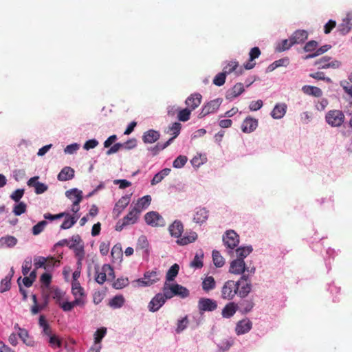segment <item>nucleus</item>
<instances>
[{"mask_svg":"<svg viewBox=\"0 0 352 352\" xmlns=\"http://www.w3.org/2000/svg\"><path fill=\"white\" fill-rule=\"evenodd\" d=\"M256 272L254 266L247 267L244 261L234 259L230 265L229 272L235 275H243L244 274L253 275Z\"/></svg>","mask_w":352,"mask_h":352,"instance_id":"f257e3e1","label":"nucleus"},{"mask_svg":"<svg viewBox=\"0 0 352 352\" xmlns=\"http://www.w3.org/2000/svg\"><path fill=\"white\" fill-rule=\"evenodd\" d=\"M250 276V274H244L236 281L239 287L238 296L240 298H245L252 291Z\"/></svg>","mask_w":352,"mask_h":352,"instance_id":"f03ea898","label":"nucleus"},{"mask_svg":"<svg viewBox=\"0 0 352 352\" xmlns=\"http://www.w3.org/2000/svg\"><path fill=\"white\" fill-rule=\"evenodd\" d=\"M345 120L344 113L340 110H330L325 116V120L328 124L333 127L340 126Z\"/></svg>","mask_w":352,"mask_h":352,"instance_id":"7ed1b4c3","label":"nucleus"},{"mask_svg":"<svg viewBox=\"0 0 352 352\" xmlns=\"http://www.w3.org/2000/svg\"><path fill=\"white\" fill-rule=\"evenodd\" d=\"M239 287L236 281L227 280L221 288V298L224 300H232L238 294Z\"/></svg>","mask_w":352,"mask_h":352,"instance_id":"20e7f679","label":"nucleus"},{"mask_svg":"<svg viewBox=\"0 0 352 352\" xmlns=\"http://www.w3.org/2000/svg\"><path fill=\"white\" fill-rule=\"evenodd\" d=\"M160 273L156 270H153L151 272H146L144 274L143 278H139L135 282L137 283L138 286L146 287L154 284L160 280Z\"/></svg>","mask_w":352,"mask_h":352,"instance_id":"39448f33","label":"nucleus"},{"mask_svg":"<svg viewBox=\"0 0 352 352\" xmlns=\"http://www.w3.org/2000/svg\"><path fill=\"white\" fill-rule=\"evenodd\" d=\"M146 223L153 227H162L165 225L164 218L157 212L151 211L144 215Z\"/></svg>","mask_w":352,"mask_h":352,"instance_id":"423d86ee","label":"nucleus"},{"mask_svg":"<svg viewBox=\"0 0 352 352\" xmlns=\"http://www.w3.org/2000/svg\"><path fill=\"white\" fill-rule=\"evenodd\" d=\"M223 241L228 248L233 250L239 243V236L233 230H230L223 236Z\"/></svg>","mask_w":352,"mask_h":352,"instance_id":"0eeeda50","label":"nucleus"},{"mask_svg":"<svg viewBox=\"0 0 352 352\" xmlns=\"http://www.w3.org/2000/svg\"><path fill=\"white\" fill-rule=\"evenodd\" d=\"M221 99L217 98L208 102L205 104L199 114V118H201L210 113L215 112L220 107L221 104Z\"/></svg>","mask_w":352,"mask_h":352,"instance_id":"6e6552de","label":"nucleus"},{"mask_svg":"<svg viewBox=\"0 0 352 352\" xmlns=\"http://www.w3.org/2000/svg\"><path fill=\"white\" fill-rule=\"evenodd\" d=\"M198 307L201 311H212L217 309V304L212 299L202 298L198 302Z\"/></svg>","mask_w":352,"mask_h":352,"instance_id":"1a4fd4ad","label":"nucleus"},{"mask_svg":"<svg viewBox=\"0 0 352 352\" xmlns=\"http://www.w3.org/2000/svg\"><path fill=\"white\" fill-rule=\"evenodd\" d=\"M131 200V195L122 196L116 204L113 210V214L116 217L122 213L124 208L129 205Z\"/></svg>","mask_w":352,"mask_h":352,"instance_id":"9d476101","label":"nucleus"},{"mask_svg":"<svg viewBox=\"0 0 352 352\" xmlns=\"http://www.w3.org/2000/svg\"><path fill=\"white\" fill-rule=\"evenodd\" d=\"M166 302V298L162 293L157 294L150 301L148 309L151 311H157Z\"/></svg>","mask_w":352,"mask_h":352,"instance_id":"9b49d317","label":"nucleus"},{"mask_svg":"<svg viewBox=\"0 0 352 352\" xmlns=\"http://www.w3.org/2000/svg\"><path fill=\"white\" fill-rule=\"evenodd\" d=\"M245 91L243 83L238 82L235 84L231 89H228L226 94V98L229 100H232L235 98L240 96Z\"/></svg>","mask_w":352,"mask_h":352,"instance_id":"f8f14e48","label":"nucleus"},{"mask_svg":"<svg viewBox=\"0 0 352 352\" xmlns=\"http://www.w3.org/2000/svg\"><path fill=\"white\" fill-rule=\"evenodd\" d=\"M201 99L202 96L200 94L194 93L186 98L185 103L187 108L192 111L200 105Z\"/></svg>","mask_w":352,"mask_h":352,"instance_id":"ddd939ff","label":"nucleus"},{"mask_svg":"<svg viewBox=\"0 0 352 352\" xmlns=\"http://www.w3.org/2000/svg\"><path fill=\"white\" fill-rule=\"evenodd\" d=\"M252 327V323L249 319H243L237 322L235 331L237 335H242L250 331Z\"/></svg>","mask_w":352,"mask_h":352,"instance_id":"4468645a","label":"nucleus"},{"mask_svg":"<svg viewBox=\"0 0 352 352\" xmlns=\"http://www.w3.org/2000/svg\"><path fill=\"white\" fill-rule=\"evenodd\" d=\"M160 138L159 131L150 129L144 133L142 135V141L145 144H152L157 141Z\"/></svg>","mask_w":352,"mask_h":352,"instance_id":"2eb2a0df","label":"nucleus"},{"mask_svg":"<svg viewBox=\"0 0 352 352\" xmlns=\"http://www.w3.org/2000/svg\"><path fill=\"white\" fill-rule=\"evenodd\" d=\"M261 52L258 47H252L250 50L249 53V61L244 64V67L245 69H252L255 67V63H253V60L257 58H258L261 55Z\"/></svg>","mask_w":352,"mask_h":352,"instance_id":"dca6fc26","label":"nucleus"},{"mask_svg":"<svg viewBox=\"0 0 352 352\" xmlns=\"http://www.w3.org/2000/svg\"><path fill=\"white\" fill-rule=\"evenodd\" d=\"M258 126L257 120L251 117L246 118L242 123L241 129L244 133H251L256 129Z\"/></svg>","mask_w":352,"mask_h":352,"instance_id":"f3484780","label":"nucleus"},{"mask_svg":"<svg viewBox=\"0 0 352 352\" xmlns=\"http://www.w3.org/2000/svg\"><path fill=\"white\" fill-rule=\"evenodd\" d=\"M140 214V211L133 207L122 219L124 221V224H127L128 226L135 224L138 221Z\"/></svg>","mask_w":352,"mask_h":352,"instance_id":"a211bd4d","label":"nucleus"},{"mask_svg":"<svg viewBox=\"0 0 352 352\" xmlns=\"http://www.w3.org/2000/svg\"><path fill=\"white\" fill-rule=\"evenodd\" d=\"M308 33L305 30H298L294 32L290 36L292 44H299L307 39Z\"/></svg>","mask_w":352,"mask_h":352,"instance_id":"6ab92c4d","label":"nucleus"},{"mask_svg":"<svg viewBox=\"0 0 352 352\" xmlns=\"http://www.w3.org/2000/svg\"><path fill=\"white\" fill-rule=\"evenodd\" d=\"M168 230L172 236L179 238L184 232V226L180 221L176 220L169 226Z\"/></svg>","mask_w":352,"mask_h":352,"instance_id":"aec40b11","label":"nucleus"},{"mask_svg":"<svg viewBox=\"0 0 352 352\" xmlns=\"http://www.w3.org/2000/svg\"><path fill=\"white\" fill-rule=\"evenodd\" d=\"M208 218V210L205 208H197L193 221L197 223H203Z\"/></svg>","mask_w":352,"mask_h":352,"instance_id":"412c9836","label":"nucleus"},{"mask_svg":"<svg viewBox=\"0 0 352 352\" xmlns=\"http://www.w3.org/2000/svg\"><path fill=\"white\" fill-rule=\"evenodd\" d=\"M239 306L234 302H230L226 305V306L222 309V316L225 318H230L234 315L236 312Z\"/></svg>","mask_w":352,"mask_h":352,"instance_id":"4be33fe9","label":"nucleus"},{"mask_svg":"<svg viewBox=\"0 0 352 352\" xmlns=\"http://www.w3.org/2000/svg\"><path fill=\"white\" fill-rule=\"evenodd\" d=\"M149 243L147 240V238L144 235H141L137 242V245L135 249L137 251L140 250L142 251V253L146 254V256L149 254Z\"/></svg>","mask_w":352,"mask_h":352,"instance_id":"5701e85b","label":"nucleus"},{"mask_svg":"<svg viewBox=\"0 0 352 352\" xmlns=\"http://www.w3.org/2000/svg\"><path fill=\"white\" fill-rule=\"evenodd\" d=\"M287 105L285 103L276 104L271 112V116L274 119H280L286 113Z\"/></svg>","mask_w":352,"mask_h":352,"instance_id":"b1692460","label":"nucleus"},{"mask_svg":"<svg viewBox=\"0 0 352 352\" xmlns=\"http://www.w3.org/2000/svg\"><path fill=\"white\" fill-rule=\"evenodd\" d=\"M74 177V170L69 166L64 167L58 175L59 181H67L73 179Z\"/></svg>","mask_w":352,"mask_h":352,"instance_id":"393cba45","label":"nucleus"},{"mask_svg":"<svg viewBox=\"0 0 352 352\" xmlns=\"http://www.w3.org/2000/svg\"><path fill=\"white\" fill-rule=\"evenodd\" d=\"M69 194H76L75 197L76 200L74 201L72 206V211L74 213H76L79 211L80 207L79 204L82 200V192L81 190H78L77 188H73L72 189L71 192H69Z\"/></svg>","mask_w":352,"mask_h":352,"instance_id":"a878e982","label":"nucleus"},{"mask_svg":"<svg viewBox=\"0 0 352 352\" xmlns=\"http://www.w3.org/2000/svg\"><path fill=\"white\" fill-rule=\"evenodd\" d=\"M83 304V300L81 298L76 297L72 302H60L59 306L63 309L64 311H70L75 306L81 305Z\"/></svg>","mask_w":352,"mask_h":352,"instance_id":"bb28decb","label":"nucleus"},{"mask_svg":"<svg viewBox=\"0 0 352 352\" xmlns=\"http://www.w3.org/2000/svg\"><path fill=\"white\" fill-rule=\"evenodd\" d=\"M151 197L150 195H145L141 198H140L135 206H134V208L136 209V210H138L140 211V212L141 213V212L147 208L149 205L151 204Z\"/></svg>","mask_w":352,"mask_h":352,"instance_id":"cd10ccee","label":"nucleus"},{"mask_svg":"<svg viewBox=\"0 0 352 352\" xmlns=\"http://www.w3.org/2000/svg\"><path fill=\"white\" fill-rule=\"evenodd\" d=\"M197 239V234L195 232H190L188 234H186L182 237H179L177 239V243L180 245H186L188 243H192L196 241Z\"/></svg>","mask_w":352,"mask_h":352,"instance_id":"c85d7f7f","label":"nucleus"},{"mask_svg":"<svg viewBox=\"0 0 352 352\" xmlns=\"http://www.w3.org/2000/svg\"><path fill=\"white\" fill-rule=\"evenodd\" d=\"M254 305L255 304L252 298L243 300L239 303L240 311L243 314H246L252 311Z\"/></svg>","mask_w":352,"mask_h":352,"instance_id":"c756f323","label":"nucleus"},{"mask_svg":"<svg viewBox=\"0 0 352 352\" xmlns=\"http://www.w3.org/2000/svg\"><path fill=\"white\" fill-rule=\"evenodd\" d=\"M302 91L304 94L314 97H320L322 95V90L315 86L305 85L302 87Z\"/></svg>","mask_w":352,"mask_h":352,"instance_id":"7c9ffc66","label":"nucleus"},{"mask_svg":"<svg viewBox=\"0 0 352 352\" xmlns=\"http://www.w3.org/2000/svg\"><path fill=\"white\" fill-rule=\"evenodd\" d=\"M174 296H179L182 298H186L190 293L187 288L179 284H172Z\"/></svg>","mask_w":352,"mask_h":352,"instance_id":"2f4dec72","label":"nucleus"},{"mask_svg":"<svg viewBox=\"0 0 352 352\" xmlns=\"http://www.w3.org/2000/svg\"><path fill=\"white\" fill-rule=\"evenodd\" d=\"M14 274V270L12 267L10 270V274L6 276L1 281L0 285V292L3 293L5 292L8 291L11 287V279Z\"/></svg>","mask_w":352,"mask_h":352,"instance_id":"473e14b6","label":"nucleus"},{"mask_svg":"<svg viewBox=\"0 0 352 352\" xmlns=\"http://www.w3.org/2000/svg\"><path fill=\"white\" fill-rule=\"evenodd\" d=\"M181 129L182 124L179 122H174L171 126H168L167 130L165 131L166 133H169L173 135L172 138L169 139L171 140V142L179 135Z\"/></svg>","mask_w":352,"mask_h":352,"instance_id":"72a5a7b5","label":"nucleus"},{"mask_svg":"<svg viewBox=\"0 0 352 352\" xmlns=\"http://www.w3.org/2000/svg\"><path fill=\"white\" fill-rule=\"evenodd\" d=\"M330 59L331 57L329 56H323L316 63V65H319L321 67V68L338 67L339 63L338 61L329 63Z\"/></svg>","mask_w":352,"mask_h":352,"instance_id":"f704fd0d","label":"nucleus"},{"mask_svg":"<svg viewBox=\"0 0 352 352\" xmlns=\"http://www.w3.org/2000/svg\"><path fill=\"white\" fill-rule=\"evenodd\" d=\"M289 64V58L285 57V58H280L279 60H277L273 62L272 64H270L267 67V71L272 72L278 67H287Z\"/></svg>","mask_w":352,"mask_h":352,"instance_id":"c9c22d12","label":"nucleus"},{"mask_svg":"<svg viewBox=\"0 0 352 352\" xmlns=\"http://www.w3.org/2000/svg\"><path fill=\"white\" fill-rule=\"evenodd\" d=\"M64 221L60 226V228L63 230H66L72 228L76 222L77 218L74 216H72L69 213L65 212V215Z\"/></svg>","mask_w":352,"mask_h":352,"instance_id":"e433bc0d","label":"nucleus"},{"mask_svg":"<svg viewBox=\"0 0 352 352\" xmlns=\"http://www.w3.org/2000/svg\"><path fill=\"white\" fill-rule=\"evenodd\" d=\"M72 293L76 297L81 298L85 296L84 289L80 286L79 281H72Z\"/></svg>","mask_w":352,"mask_h":352,"instance_id":"4c0bfd02","label":"nucleus"},{"mask_svg":"<svg viewBox=\"0 0 352 352\" xmlns=\"http://www.w3.org/2000/svg\"><path fill=\"white\" fill-rule=\"evenodd\" d=\"M216 287V282L214 278L210 276L206 277L202 282V289L206 292L214 289Z\"/></svg>","mask_w":352,"mask_h":352,"instance_id":"58836bf2","label":"nucleus"},{"mask_svg":"<svg viewBox=\"0 0 352 352\" xmlns=\"http://www.w3.org/2000/svg\"><path fill=\"white\" fill-rule=\"evenodd\" d=\"M39 326L43 329L42 333L47 336H50L52 334V329L47 322L45 320V317L43 315L40 316L38 320Z\"/></svg>","mask_w":352,"mask_h":352,"instance_id":"ea45409f","label":"nucleus"},{"mask_svg":"<svg viewBox=\"0 0 352 352\" xmlns=\"http://www.w3.org/2000/svg\"><path fill=\"white\" fill-rule=\"evenodd\" d=\"M17 243V239L12 236H6L0 239V247H14Z\"/></svg>","mask_w":352,"mask_h":352,"instance_id":"a19ab883","label":"nucleus"},{"mask_svg":"<svg viewBox=\"0 0 352 352\" xmlns=\"http://www.w3.org/2000/svg\"><path fill=\"white\" fill-rule=\"evenodd\" d=\"M252 251L251 246L241 247L236 250V259H241L244 261V258L247 257Z\"/></svg>","mask_w":352,"mask_h":352,"instance_id":"79ce46f5","label":"nucleus"},{"mask_svg":"<svg viewBox=\"0 0 352 352\" xmlns=\"http://www.w3.org/2000/svg\"><path fill=\"white\" fill-rule=\"evenodd\" d=\"M124 303V298L122 295L114 296L109 302V305L113 308L118 309L123 306Z\"/></svg>","mask_w":352,"mask_h":352,"instance_id":"37998d69","label":"nucleus"},{"mask_svg":"<svg viewBox=\"0 0 352 352\" xmlns=\"http://www.w3.org/2000/svg\"><path fill=\"white\" fill-rule=\"evenodd\" d=\"M179 270V267L178 264L175 263L174 265H173L166 273V281H173L175 279V278L177 276Z\"/></svg>","mask_w":352,"mask_h":352,"instance_id":"c03bdc74","label":"nucleus"},{"mask_svg":"<svg viewBox=\"0 0 352 352\" xmlns=\"http://www.w3.org/2000/svg\"><path fill=\"white\" fill-rule=\"evenodd\" d=\"M69 248L74 250L76 258L80 257V259L81 258H85V252L84 250L83 243L78 245L71 244V245H69Z\"/></svg>","mask_w":352,"mask_h":352,"instance_id":"a18cd8bd","label":"nucleus"},{"mask_svg":"<svg viewBox=\"0 0 352 352\" xmlns=\"http://www.w3.org/2000/svg\"><path fill=\"white\" fill-rule=\"evenodd\" d=\"M18 335L21 340L27 346H33L34 342L31 340H28L29 333L28 331L25 329H19V332H18Z\"/></svg>","mask_w":352,"mask_h":352,"instance_id":"49530a36","label":"nucleus"},{"mask_svg":"<svg viewBox=\"0 0 352 352\" xmlns=\"http://www.w3.org/2000/svg\"><path fill=\"white\" fill-rule=\"evenodd\" d=\"M95 280L100 285H102L106 281L107 273L103 271V266L101 267L100 271L98 267L96 268Z\"/></svg>","mask_w":352,"mask_h":352,"instance_id":"de8ad7c7","label":"nucleus"},{"mask_svg":"<svg viewBox=\"0 0 352 352\" xmlns=\"http://www.w3.org/2000/svg\"><path fill=\"white\" fill-rule=\"evenodd\" d=\"M107 333V329L102 327L98 329L94 334V345H100V342Z\"/></svg>","mask_w":352,"mask_h":352,"instance_id":"09e8293b","label":"nucleus"},{"mask_svg":"<svg viewBox=\"0 0 352 352\" xmlns=\"http://www.w3.org/2000/svg\"><path fill=\"white\" fill-rule=\"evenodd\" d=\"M294 44H292L291 39H285L280 42L276 46V51L282 52L289 50Z\"/></svg>","mask_w":352,"mask_h":352,"instance_id":"8fccbe9b","label":"nucleus"},{"mask_svg":"<svg viewBox=\"0 0 352 352\" xmlns=\"http://www.w3.org/2000/svg\"><path fill=\"white\" fill-rule=\"evenodd\" d=\"M212 259L214 265L217 267H222L225 263L224 258L220 254L219 252L217 250L212 252Z\"/></svg>","mask_w":352,"mask_h":352,"instance_id":"3c124183","label":"nucleus"},{"mask_svg":"<svg viewBox=\"0 0 352 352\" xmlns=\"http://www.w3.org/2000/svg\"><path fill=\"white\" fill-rule=\"evenodd\" d=\"M47 258L46 265L45 270L47 271L52 270L54 267H58L60 265V261L56 259L54 257L49 256L45 257Z\"/></svg>","mask_w":352,"mask_h":352,"instance_id":"603ef678","label":"nucleus"},{"mask_svg":"<svg viewBox=\"0 0 352 352\" xmlns=\"http://www.w3.org/2000/svg\"><path fill=\"white\" fill-rule=\"evenodd\" d=\"M171 144V140H168L165 143L161 144L158 143L155 146L148 148L152 152L153 155H156L160 151L166 148Z\"/></svg>","mask_w":352,"mask_h":352,"instance_id":"864d4df0","label":"nucleus"},{"mask_svg":"<svg viewBox=\"0 0 352 352\" xmlns=\"http://www.w3.org/2000/svg\"><path fill=\"white\" fill-rule=\"evenodd\" d=\"M191 110L188 108H186L179 110L177 114V118L179 121L186 122L190 119Z\"/></svg>","mask_w":352,"mask_h":352,"instance_id":"5fc2aeb1","label":"nucleus"},{"mask_svg":"<svg viewBox=\"0 0 352 352\" xmlns=\"http://www.w3.org/2000/svg\"><path fill=\"white\" fill-rule=\"evenodd\" d=\"M173 289L172 285L167 283L166 282L164 283L163 287V293L162 295L166 298V300L167 299H170L174 296Z\"/></svg>","mask_w":352,"mask_h":352,"instance_id":"6e6d98bb","label":"nucleus"},{"mask_svg":"<svg viewBox=\"0 0 352 352\" xmlns=\"http://www.w3.org/2000/svg\"><path fill=\"white\" fill-rule=\"evenodd\" d=\"M48 342L51 347L56 348L60 347L62 345L61 340L55 334H52L49 336Z\"/></svg>","mask_w":352,"mask_h":352,"instance_id":"4d7b16f0","label":"nucleus"},{"mask_svg":"<svg viewBox=\"0 0 352 352\" xmlns=\"http://www.w3.org/2000/svg\"><path fill=\"white\" fill-rule=\"evenodd\" d=\"M52 298L56 300V303L58 305L61 302V300L65 293L58 288H52L51 291Z\"/></svg>","mask_w":352,"mask_h":352,"instance_id":"13d9d810","label":"nucleus"},{"mask_svg":"<svg viewBox=\"0 0 352 352\" xmlns=\"http://www.w3.org/2000/svg\"><path fill=\"white\" fill-rule=\"evenodd\" d=\"M187 160V157L184 155H179L174 160L173 166L176 168H180L186 164Z\"/></svg>","mask_w":352,"mask_h":352,"instance_id":"bf43d9fd","label":"nucleus"},{"mask_svg":"<svg viewBox=\"0 0 352 352\" xmlns=\"http://www.w3.org/2000/svg\"><path fill=\"white\" fill-rule=\"evenodd\" d=\"M47 258L44 256H36L34 258V265L35 269L43 268L45 269L46 265Z\"/></svg>","mask_w":352,"mask_h":352,"instance_id":"052dcab7","label":"nucleus"},{"mask_svg":"<svg viewBox=\"0 0 352 352\" xmlns=\"http://www.w3.org/2000/svg\"><path fill=\"white\" fill-rule=\"evenodd\" d=\"M226 76L223 72L219 73L214 78L213 83L217 86H222L226 82Z\"/></svg>","mask_w":352,"mask_h":352,"instance_id":"680f3d73","label":"nucleus"},{"mask_svg":"<svg viewBox=\"0 0 352 352\" xmlns=\"http://www.w3.org/2000/svg\"><path fill=\"white\" fill-rule=\"evenodd\" d=\"M239 63L237 61H231L228 63L223 69V72L226 75L232 73L235 71V69L238 67Z\"/></svg>","mask_w":352,"mask_h":352,"instance_id":"e2e57ef3","label":"nucleus"},{"mask_svg":"<svg viewBox=\"0 0 352 352\" xmlns=\"http://www.w3.org/2000/svg\"><path fill=\"white\" fill-rule=\"evenodd\" d=\"M46 221H39L37 224L33 226L32 228V234L34 235H38L43 230H44L45 227L47 225Z\"/></svg>","mask_w":352,"mask_h":352,"instance_id":"0e129e2a","label":"nucleus"},{"mask_svg":"<svg viewBox=\"0 0 352 352\" xmlns=\"http://www.w3.org/2000/svg\"><path fill=\"white\" fill-rule=\"evenodd\" d=\"M27 206L24 202H20L14 207L13 212L15 215L19 216L25 212Z\"/></svg>","mask_w":352,"mask_h":352,"instance_id":"69168bd1","label":"nucleus"},{"mask_svg":"<svg viewBox=\"0 0 352 352\" xmlns=\"http://www.w3.org/2000/svg\"><path fill=\"white\" fill-rule=\"evenodd\" d=\"M52 276L50 273H44L41 276L40 281L45 287H48L52 282Z\"/></svg>","mask_w":352,"mask_h":352,"instance_id":"338daca9","label":"nucleus"},{"mask_svg":"<svg viewBox=\"0 0 352 352\" xmlns=\"http://www.w3.org/2000/svg\"><path fill=\"white\" fill-rule=\"evenodd\" d=\"M32 267V259L31 258H27L22 265V273L24 276H27Z\"/></svg>","mask_w":352,"mask_h":352,"instance_id":"774afa93","label":"nucleus"}]
</instances>
